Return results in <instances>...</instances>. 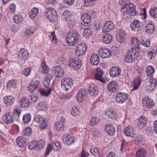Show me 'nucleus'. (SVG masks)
I'll return each instance as SVG.
<instances>
[{"instance_id": "32", "label": "nucleus", "mask_w": 157, "mask_h": 157, "mask_svg": "<svg viewBox=\"0 0 157 157\" xmlns=\"http://www.w3.org/2000/svg\"><path fill=\"white\" fill-rule=\"evenodd\" d=\"M105 116L111 120H115L116 118L114 115L113 110L112 109H109L105 112Z\"/></svg>"}, {"instance_id": "25", "label": "nucleus", "mask_w": 157, "mask_h": 157, "mask_svg": "<svg viewBox=\"0 0 157 157\" xmlns=\"http://www.w3.org/2000/svg\"><path fill=\"white\" fill-rule=\"evenodd\" d=\"M125 135L130 137H134L135 136L134 132L132 127L128 126L126 128L124 131Z\"/></svg>"}, {"instance_id": "7", "label": "nucleus", "mask_w": 157, "mask_h": 157, "mask_svg": "<svg viewBox=\"0 0 157 157\" xmlns=\"http://www.w3.org/2000/svg\"><path fill=\"white\" fill-rule=\"evenodd\" d=\"M87 46L86 44L82 43L79 44L75 49V54L77 56H80L84 54L86 51Z\"/></svg>"}, {"instance_id": "22", "label": "nucleus", "mask_w": 157, "mask_h": 157, "mask_svg": "<svg viewBox=\"0 0 157 157\" xmlns=\"http://www.w3.org/2000/svg\"><path fill=\"white\" fill-rule=\"evenodd\" d=\"M105 130L107 134L109 136H113L115 133V130L113 126L111 124H108L105 127Z\"/></svg>"}, {"instance_id": "63", "label": "nucleus", "mask_w": 157, "mask_h": 157, "mask_svg": "<svg viewBox=\"0 0 157 157\" xmlns=\"http://www.w3.org/2000/svg\"><path fill=\"white\" fill-rule=\"evenodd\" d=\"M44 102H40L38 103L37 106L38 108L40 110H43L45 108V104L44 103Z\"/></svg>"}, {"instance_id": "23", "label": "nucleus", "mask_w": 157, "mask_h": 157, "mask_svg": "<svg viewBox=\"0 0 157 157\" xmlns=\"http://www.w3.org/2000/svg\"><path fill=\"white\" fill-rule=\"evenodd\" d=\"M132 48L131 50H136V51H139L140 42L137 38H134L131 40Z\"/></svg>"}, {"instance_id": "26", "label": "nucleus", "mask_w": 157, "mask_h": 157, "mask_svg": "<svg viewBox=\"0 0 157 157\" xmlns=\"http://www.w3.org/2000/svg\"><path fill=\"white\" fill-rule=\"evenodd\" d=\"M5 104L7 106H10L13 105L15 99L12 96L5 97L3 98Z\"/></svg>"}, {"instance_id": "6", "label": "nucleus", "mask_w": 157, "mask_h": 157, "mask_svg": "<svg viewBox=\"0 0 157 157\" xmlns=\"http://www.w3.org/2000/svg\"><path fill=\"white\" fill-rule=\"evenodd\" d=\"M34 121L40 124V127L41 130H43L46 128L47 126V123L46 120H45L42 116L40 115H36L34 118Z\"/></svg>"}, {"instance_id": "42", "label": "nucleus", "mask_w": 157, "mask_h": 157, "mask_svg": "<svg viewBox=\"0 0 157 157\" xmlns=\"http://www.w3.org/2000/svg\"><path fill=\"white\" fill-rule=\"evenodd\" d=\"M7 88L8 89L10 90L11 87L14 88L16 86V81L13 80H10L7 84Z\"/></svg>"}, {"instance_id": "5", "label": "nucleus", "mask_w": 157, "mask_h": 157, "mask_svg": "<svg viewBox=\"0 0 157 157\" xmlns=\"http://www.w3.org/2000/svg\"><path fill=\"white\" fill-rule=\"evenodd\" d=\"M72 81V79L70 78H64L61 81L62 87L65 91H68L73 84Z\"/></svg>"}, {"instance_id": "52", "label": "nucleus", "mask_w": 157, "mask_h": 157, "mask_svg": "<svg viewBox=\"0 0 157 157\" xmlns=\"http://www.w3.org/2000/svg\"><path fill=\"white\" fill-rule=\"evenodd\" d=\"M50 39L52 40V42L56 44L57 43V39L56 37L55 33L54 32H52L51 33V35L49 36Z\"/></svg>"}, {"instance_id": "15", "label": "nucleus", "mask_w": 157, "mask_h": 157, "mask_svg": "<svg viewBox=\"0 0 157 157\" xmlns=\"http://www.w3.org/2000/svg\"><path fill=\"white\" fill-rule=\"evenodd\" d=\"M40 85V81L36 78H34L31 81L29 86L28 90L30 92H33L38 88Z\"/></svg>"}, {"instance_id": "9", "label": "nucleus", "mask_w": 157, "mask_h": 157, "mask_svg": "<svg viewBox=\"0 0 157 157\" xmlns=\"http://www.w3.org/2000/svg\"><path fill=\"white\" fill-rule=\"evenodd\" d=\"M69 65L71 68L80 69L82 66V64L81 61L79 59L75 58L70 60Z\"/></svg>"}, {"instance_id": "64", "label": "nucleus", "mask_w": 157, "mask_h": 157, "mask_svg": "<svg viewBox=\"0 0 157 157\" xmlns=\"http://www.w3.org/2000/svg\"><path fill=\"white\" fill-rule=\"evenodd\" d=\"M10 10L12 13H14L16 10V6L15 5L11 4L10 6Z\"/></svg>"}, {"instance_id": "29", "label": "nucleus", "mask_w": 157, "mask_h": 157, "mask_svg": "<svg viewBox=\"0 0 157 157\" xmlns=\"http://www.w3.org/2000/svg\"><path fill=\"white\" fill-rule=\"evenodd\" d=\"M52 78V76L50 74H48L44 78L43 84L44 86L46 88H48L50 84L51 80Z\"/></svg>"}, {"instance_id": "3", "label": "nucleus", "mask_w": 157, "mask_h": 157, "mask_svg": "<svg viewBox=\"0 0 157 157\" xmlns=\"http://www.w3.org/2000/svg\"><path fill=\"white\" fill-rule=\"evenodd\" d=\"M44 14L47 18L53 22L56 21L58 19L57 13L55 10L52 8L45 9Z\"/></svg>"}, {"instance_id": "41", "label": "nucleus", "mask_w": 157, "mask_h": 157, "mask_svg": "<svg viewBox=\"0 0 157 157\" xmlns=\"http://www.w3.org/2000/svg\"><path fill=\"white\" fill-rule=\"evenodd\" d=\"M155 27L154 25L147 24L145 27V31L147 33H151L154 30Z\"/></svg>"}, {"instance_id": "55", "label": "nucleus", "mask_w": 157, "mask_h": 157, "mask_svg": "<svg viewBox=\"0 0 157 157\" xmlns=\"http://www.w3.org/2000/svg\"><path fill=\"white\" fill-rule=\"evenodd\" d=\"M29 148L31 150L36 149V142L35 141L29 142L28 144Z\"/></svg>"}, {"instance_id": "57", "label": "nucleus", "mask_w": 157, "mask_h": 157, "mask_svg": "<svg viewBox=\"0 0 157 157\" xmlns=\"http://www.w3.org/2000/svg\"><path fill=\"white\" fill-rule=\"evenodd\" d=\"M28 99L29 103H33L36 101L37 100V97L36 96L30 95Z\"/></svg>"}, {"instance_id": "10", "label": "nucleus", "mask_w": 157, "mask_h": 157, "mask_svg": "<svg viewBox=\"0 0 157 157\" xmlns=\"http://www.w3.org/2000/svg\"><path fill=\"white\" fill-rule=\"evenodd\" d=\"M103 73V72L101 69H94L92 72V74L94 75L95 79L102 82H105V81L102 76Z\"/></svg>"}, {"instance_id": "21", "label": "nucleus", "mask_w": 157, "mask_h": 157, "mask_svg": "<svg viewBox=\"0 0 157 157\" xmlns=\"http://www.w3.org/2000/svg\"><path fill=\"white\" fill-rule=\"evenodd\" d=\"M141 23L138 21L134 20L130 25V27L132 31H137L141 29Z\"/></svg>"}, {"instance_id": "58", "label": "nucleus", "mask_w": 157, "mask_h": 157, "mask_svg": "<svg viewBox=\"0 0 157 157\" xmlns=\"http://www.w3.org/2000/svg\"><path fill=\"white\" fill-rule=\"evenodd\" d=\"M52 144L54 147V146L56 147L57 150H60L61 149V144L59 141L57 140L54 141Z\"/></svg>"}, {"instance_id": "50", "label": "nucleus", "mask_w": 157, "mask_h": 157, "mask_svg": "<svg viewBox=\"0 0 157 157\" xmlns=\"http://www.w3.org/2000/svg\"><path fill=\"white\" fill-rule=\"evenodd\" d=\"M64 60L63 58H59L57 62V65L56 67V68H59L60 69L62 68V66L64 64Z\"/></svg>"}, {"instance_id": "18", "label": "nucleus", "mask_w": 157, "mask_h": 157, "mask_svg": "<svg viewBox=\"0 0 157 157\" xmlns=\"http://www.w3.org/2000/svg\"><path fill=\"white\" fill-rule=\"evenodd\" d=\"M4 122L7 124L12 123L14 120V118L13 113H9L7 114H5L2 117Z\"/></svg>"}, {"instance_id": "28", "label": "nucleus", "mask_w": 157, "mask_h": 157, "mask_svg": "<svg viewBox=\"0 0 157 157\" xmlns=\"http://www.w3.org/2000/svg\"><path fill=\"white\" fill-rule=\"evenodd\" d=\"M99 63V58L97 55L94 54L91 57L90 63L92 65L96 66Z\"/></svg>"}, {"instance_id": "33", "label": "nucleus", "mask_w": 157, "mask_h": 157, "mask_svg": "<svg viewBox=\"0 0 157 157\" xmlns=\"http://www.w3.org/2000/svg\"><path fill=\"white\" fill-rule=\"evenodd\" d=\"M38 13V9L36 7L32 9L29 13L30 17L32 19H34Z\"/></svg>"}, {"instance_id": "49", "label": "nucleus", "mask_w": 157, "mask_h": 157, "mask_svg": "<svg viewBox=\"0 0 157 157\" xmlns=\"http://www.w3.org/2000/svg\"><path fill=\"white\" fill-rule=\"evenodd\" d=\"M118 40L120 42H122L125 36V33L123 30H121L119 32Z\"/></svg>"}, {"instance_id": "8", "label": "nucleus", "mask_w": 157, "mask_h": 157, "mask_svg": "<svg viewBox=\"0 0 157 157\" xmlns=\"http://www.w3.org/2000/svg\"><path fill=\"white\" fill-rule=\"evenodd\" d=\"M82 22L80 24V27L83 29L84 27L88 28L90 26L89 23L90 21V16L87 14H84L81 17Z\"/></svg>"}, {"instance_id": "20", "label": "nucleus", "mask_w": 157, "mask_h": 157, "mask_svg": "<svg viewBox=\"0 0 157 157\" xmlns=\"http://www.w3.org/2000/svg\"><path fill=\"white\" fill-rule=\"evenodd\" d=\"M90 95L93 97H96L98 94V88L96 85L92 83L90 85L88 89Z\"/></svg>"}, {"instance_id": "35", "label": "nucleus", "mask_w": 157, "mask_h": 157, "mask_svg": "<svg viewBox=\"0 0 157 157\" xmlns=\"http://www.w3.org/2000/svg\"><path fill=\"white\" fill-rule=\"evenodd\" d=\"M147 153L145 149L144 148L139 149L136 153V157H145Z\"/></svg>"}, {"instance_id": "39", "label": "nucleus", "mask_w": 157, "mask_h": 157, "mask_svg": "<svg viewBox=\"0 0 157 157\" xmlns=\"http://www.w3.org/2000/svg\"><path fill=\"white\" fill-rule=\"evenodd\" d=\"M55 128L57 131H63L64 128L63 122L60 121H57L55 124Z\"/></svg>"}, {"instance_id": "24", "label": "nucleus", "mask_w": 157, "mask_h": 157, "mask_svg": "<svg viewBox=\"0 0 157 157\" xmlns=\"http://www.w3.org/2000/svg\"><path fill=\"white\" fill-rule=\"evenodd\" d=\"M16 142L18 145L21 147H24L27 144L26 139L23 137H20L17 139Z\"/></svg>"}, {"instance_id": "2", "label": "nucleus", "mask_w": 157, "mask_h": 157, "mask_svg": "<svg viewBox=\"0 0 157 157\" xmlns=\"http://www.w3.org/2000/svg\"><path fill=\"white\" fill-rule=\"evenodd\" d=\"M135 6L132 4L127 3L123 6L121 12L123 15L129 14L130 16H135L137 12L135 9Z\"/></svg>"}, {"instance_id": "30", "label": "nucleus", "mask_w": 157, "mask_h": 157, "mask_svg": "<svg viewBox=\"0 0 157 157\" xmlns=\"http://www.w3.org/2000/svg\"><path fill=\"white\" fill-rule=\"evenodd\" d=\"M52 72L56 77L57 78H62L64 73L63 69H55Z\"/></svg>"}, {"instance_id": "44", "label": "nucleus", "mask_w": 157, "mask_h": 157, "mask_svg": "<svg viewBox=\"0 0 157 157\" xmlns=\"http://www.w3.org/2000/svg\"><path fill=\"white\" fill-rule=\"evenodd\" d=\"M83 32V35L85 37L87 38L90 36L91 33V31L89 29H88L87 27H84Z\"/></svg>"}, {"instance_id": "36", "label": "nucleus", "mask_w": 157, "mask_h": 157, "mask_svg": "<svg viewBox=\"0 0 157 157\" xmlns=\"http://www.w3.org/2000/svg\"><path fill=\"white\" fill-rule=\"evenodd\" d=\"M70 17V15L69 11L68 10H66L63 12L61 15V18L63 21L66 22L68 21V20H69Z\"/></svg>"}, {"instance_id": "4", "label": "nucleus", "mask_w": 157, "mask_h": 157, "mask_svg": "<svg viewBox=\"0 0 157 157\" xmlns=\"http://www.w3.org/2000/svg\"><path fill=\"white\" fill-rule=\"evenodd\" d=\"M140 55V52L136 50H129L125 57V61L128 63L132 62Z\"/></svg>"}, {"instance_id": "45", "label": "nucleus", "mask_w": 157, "mask_h": 157, "mask_svg": "<svg viewBox=\"0 0 157 157\" xmlns=\"http://www.w3.org/2000/svg\"><path fill=\"white\" fill-rule=\"evenodd\" d=\"M99 121L100 120L99 118L96 117H93L90 120V125L91 126H94L98 124Z\"/></svg>"}, {"instance_id": "17", "label": "nucleus", "mask_w": 157, "mask_h": 157, "mask_svg": "<svg viewBox=\"0 0 157 157\" xmlns=\"http://www.w3.org/2000/svg\"><path fill=\"white\" fill-rule=\"evenodd\" d=\"M99 56L102 58H106L111 56L110 51L108 49L104 48H100L98 51Z\"/></svg>"}, {"instance_id": "48", "label": "nucleus", "mask_w": 157, "mask_h": 157, "mask_svg": "<svg viewBox=\"0 0 157 157\" xmlns=\"http://www.w3.org/2000/svg\"><path fill=\"white\" fill-rule=\"evenodd\" d=\"M32 133L31 129L29 127L25 128L22 132V134L25 136H30Z\"/></svg>"}, {"instance_id": "12", "label": "nucleus", "mask_w": 157, "mask_h": 157, "mask_svg": "<svg viewBox=\"0 0 157 157\" xmlns=\"http://www.w3.org/2000/svg\"><path fill=\"white\" fill-rule=\"evenodd\" d=\"M118 84L117 81H112L107 84V89L110 92L113 93H116L118 90Z\"/></svg>"}, {"instance_id": "62", "label": "nucleus", "mask_w": 157, "mask_h": 157, "mask_svg": "<svg viewBox=\"0 0 157 157\" xmlns=\"http://www.w3.org/2000/svg\"><path fill=\"white\" fill-rule=\"evenodd\" d=\"M31 69H23L22 71V74L26 76H28L30 74Z\"/></svg>"}, {"instance_id": "61", "label": "nucleus", "mask_w": 157, "mask_h": 157, "mask_svg": "<svg viewBox=\"0 0 157 157\" xmlns=\"http://www.w3.org/2000/svg\"><path fill=\"white\" fill-rule=\"evenodd\" d=\"M141 43L142 44L146 47H148L150 44V41L149 39L143 40Z\"/></svg>"}, {"instance_id": "46", "label": "nucleus", "mask_w": 157, "mask_h": 157, "mask_svg": "<svg viewBox=\"0 0 157 157\" xmlns=\"http://www.w3.org/2000/svg\"><path fill=\"white\" fill-rule=\"evenodd\" d=\"M149 15L154 18H157V8H152L150 10Z\"/></svg>"}, {"instance_id": "53", "label": "nucleus", "mask_w": 157, "mask_h": 157, "mask_svg": "<svg viewBox=\"0 0 157 157\" xmlns=\"http://www.w3.org/2000/svg\"><path fill=\"white\" fill-rule=\"evenodd\" d=\"M149 84L151 86L152 88H155L157 85V81L155 78H152L150 79L149 80Z\"/></svg>"}, {"instance_id": "43", "label": "nucleus", "mask_w": 157, "mask_h": 157, "mask_svg": "<svg viewBox=\"0 0 157 157\" xmlns=\"http://www.w3.org/2000/svg\"><path fill=\"white\" fill-rule=\"evenodd\" d=\"M39 91L41 94L43 96H48L49 94H50L51 92V89H48L47 90L44 89H40Z\"/></svg>"}, {"instance_id": "54", "label": "nucleus", "mask_w": 157, "mask_h": 157, "mask_svg": "<svg viewBox=\"0 0 157 157\" xmlns=\"http://www.w3.org/2000/svg\"><path fill=\"white\" fill-rule=\"evenodd\" d=\"M96 1V0H85L84 4L87 6H92L95 4Z\"/></svg>"}, {"instance_id": "56", "label": "nucleus", "mask_w": 157, "mask_h": 157, "mask_svg": "<svg viewBox=\"0 0 157 157\" xmlns=\"http://www.w3.org/2000/svg\"><path fill=\"white\" fill-rule=\"evenodd\" d=\"M78 109L75 106L73 107L71 110V113L73 116H75L79 113Z\"/></svg>"}, {"instance_id": "38", "label": "nucleus", "mask_w": 157, "mask_h": 157, "mask_svg": "<svg viewBox=\"0 0 157 157\" xmlns=\"http://www.w3.org/2000/svg\"><path fill=\"white\" fill-rule=\"evenodd\" d=\"M121 72V69H110L109 74L112 77H115L118 76Z\"/></svg>"}, {"instance_id": "11", "label": "nucleus", "mask_w": 157, "mask_h": 157, "mask_svg": "<svg viewBox=\"0 0 157 157\" xmlns=\"http://www.w3.org/2000/svg\"><path fill=\"white\" fill-rule=\"evenodd\" d=\"M128 95L125 93H118L116 94L115 100L119 103H123L127 99Z\"/></svg>"}, {"instance_id": "13", "label": "nucleus", "mask_w": 157, "mask_h": 157, "mask_svg": "<svg viewBox=\"0 0 157 157\" xmlns=\"http://www.w3.org/2000/svg\"><path fill=\"white\" fill-rule=\"evenodd\" d=\"M87 91L84 89L79 90L76 94V98L80 102H82L87 97Z\"/></svg>"}, {"instance_id": "31", "label": "nucleus", "mask_w": 157, "mask_h": 157, "mask_svg": "<svg viewBox=\"0 0 157 157\" xmlns=\"http://www.w3.org/2000/svg\"><path fill=\"white\" fill-rule=\"evenodd\" d=\"M112 36L111 35L109 34H105L104 35L102 40L105 44H109L112 41Z\"/></svg>"}, {"instance_id": "40", "label": "nucleus", "mask_w": 157, "mask_h": 157, "mask_svg": "<svg viewBox=\"0 0 157 157\" xmlns=\"http://www.w3.org/2000/svg\"><path fill=\"white\" fill-rule=\"evenodd\" d=\"M29 101L26 98H22L20 100V104L22 107H28L29 104Z\"/></svg>"}, {"instance_id": "1", "label": "nucleus", "mask_w": 157, "mask_h": 157, "mask_svg": "<svg viewBox=\"0 0 157 157\" xmlns=\"http://www.w3.org/2000/svg\"><path fill=\"white\" fill-rule=\"evenodd\" d=\"M79 38V35L75 31L68 33L66 36L67 44L71 46L75 45L78 42Z\"/></svg>"}, {"instance_id": "16", "label": "nucleus", "mask_w": 157, "mask_h": 157, "mask_svg": "<svg viewBox=\"0 0 157 157\" xmlns=\"http://www.w3.org/2000/svg\"><path fill=\"white\" fill-rule=\"evenodd\" d=\"M114 25L111 21H109L105 22L102 28L103 33H108L112 31L113 29Z\"/></svg>"}, {"instance_id": "34", "label": "nucleus", "mask_w": 157, "mask_h": 157, "mask_svg": "<svg viewBox=\"0 0 157 157\" xmlns=\"http://www.w3.org/2000/svg\"><path fill=\"white\" fill-rule=\"evenodd\" d=\"M144 103H145L147 106V108H152L154 105V102L153 101L150 99L148 97L145 98L143 101Z\"/></svg>"}, {"instance_id": "27", "label": "nucleus", "mask_w": 157, "mask_h": 157, "mask_svg": "<svg viewBox=\"0 0 157 157\" xmlns=\"http://www.w3.org/2000/svg\"><path fill=\"white\" fill-rule=\"evenodd\" d=\"M147 119L145 117L141 116L139 119L137 123V126L140 129L144 128L146 125Z\"/></svg>"}, {"instance_id": "14", "label": "nucleus", "mask_w": 157, "mask_h": 157, "mask_svg": "<svg viewBox=\"0 0 157 157\" xmlns=\"http://www.w3.org/2000/svg\"><path fill=\"white\" fill-rule=\"evenodd\" d=\"M18 56L19 59L25 61L29 57L28 51L26 48H22L20 50Z\"/></svg>"}, {"instance_id": "19", "label": "nucleus", "mask_w": 157, "mask_h": 157, "mask_svg": "<svg viewBox=\"0 0 157 157\" xmlns=\"http://www.w3.org/2000/svg\"><path fill=\"white\" fill-rule=\"evenodd\" d=\"M74 140L73 136L69 135L68 133L65 134L63 138V141L65 144L70 145L72 144Z\"/></svg>"}, {"instance_id": "60", "label": "nucleus", "mask_w": 157, "mask_h": 157, "mask_svg": "<svg viewBox=\"0 0 157 157\" xmlns=\"http://www.w3.org/2000/svg\"><path fill=\"white\" fill-rule=\"evenodd\" d=\"M146 74L150 78L152 77L155 72V69H147Z\"/></svg>"}, {"instance_id": "47", "label": "nucleus", "mask_w": 157, "mask_h": 157, "mask_svg": "<svg viewBox=\"0 0 157 157\" xmlns=\"http://www.w3.org/2000/svg\"><path fill=\"white\" fill-rule=\"evenodd\" d=\"M31 120V115L30 113L24 115L23 117V120L25 123H29Z\"/></svg>"}, {"instance_id": "59", "label": "nucleus", "mask_w": 157, "mask_h": 157, "mask_svg": "<svg viewBox=\"0 0 157 157\" xmlns=\"http://www.w3.org/2000/svg\"><path fill=\"white\" fill-rule=\"evenodd\" d=\"M13 20L15 23H19L22 21V19L21 17L15 15L13 17Z\"/></svg>"}, {"instance_id": "51", "label": "nucleus", "mask_w": 157, "mask_h": 157, "mask_svg": "<svg viewBox=\"0 0 157 157\" xmlns=\"http://www.w3.org/2000/svg\"><path fill=\"white\" fill-rule=\"evenodd\" d=\"M53 147H54L52 145V144H48L45 152V156H46L49 154L50 152L53 149Z\"/></svg>"}, {"instance_id": "37", "label": "nucleus", "mask_w": 157, "mask_h": 157, "mask_svg": "<svg viewBox=\"0 0 157 157\" xmlns=\"http://www.w3.org/2000/svg\"><path fill=\"white\" fill-rule=\"evenodd\" d=\"M45 145V142L43 140H40L36 142V150L38 151H40L43 149Z\"/></svg>"}]
</instances>
